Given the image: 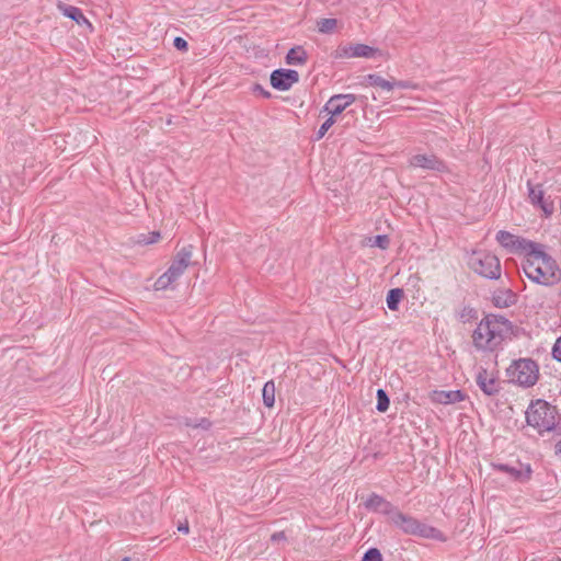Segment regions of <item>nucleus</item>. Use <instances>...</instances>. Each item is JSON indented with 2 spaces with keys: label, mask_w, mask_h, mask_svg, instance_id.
I'll return each instance as SVG.
<instances>
[{
  "label": "nucleus",
  "mask_w": 561,
  "mask_h": 561,
  "mask_svg": "<svg viewBox=\"0 0 561 561\" xmlns=\"http://www.w3.org/2000/svg\"><path fill=\"white\" fill-rule=\"evenodd\" d=\"M522 267L525 275L535 284L551 287L561 282V268L541 243L537 242L528 250Z\"/></svg>",
  "instance_id": "1"
},
{
  "label": "nucleus",
  "mask_w": 561,
  "mask_h": 561,
  "mask_svg": "<svg viewBox=\"0 0 561 561\" xmlns=\"http://www.w3.org/2000/svg\"><path fill=\"white\" fill-rule=\"evenodd\" d=\"M527 425L537 430L540 436L546 432H553L561 436V416L556 405L543 399L531 401L526 411Z\"/></svg>",
  "instance_id": "2"
},
{
  "label": "nucleus",
  "mask_w": 561,
  "mask_h": 561,
  "mask_svg": "<svg viewBox=\"0 0 561 561\" xmlns=\"http://www.w3.org/2000/svg\"><path fill=\"white\" fill-rule=\"evenodd\" d=\"M506 375L512 382L529 388L538 380L539 366L537 362L531 358L515 359L506 368Z\"/></svg>",
  "instance_id": "3"
},
{
  "label": "nucleus",
  "mask_w": 561,
  "mask_h": 561,
  "mask_svg": "<svg viewBox=\"0 0 561 561\" xmlns=\"http://www.w3.org/2000/svg\"><path fill=\"white\" fill-rule=\"evenodd\" d=\"M468 265L474 273L488 279H499L501 277V262L493 253L473 251Z\"/></svg>",
  "instance_id": "4"
},
{
  "label": "nucleus",
  "mask_w": 561,
  "mask_h": 561,
  "mask_svg": "<svg viewBox=\"0 0 561 561\" xmlns=\"http://www.w3.org/2000/svg\"><path fill=\"white\" fill-rule=\"evenodd\" d=\"M503 342L502 337L492 332L489 318H482L472 332V344L480 352H495Z\"/></svg>",
  "instance_id": "5"
},
{
  "label": "nucleus",
  "mask_w": 561,
  "mask_h": 561,
  "mask_svg": "<svg viewBox=\"0 0 561 561\" xmlns=\"http://www.w3.org/2000/svg\"><path fill=\"white\" fill-rule=\"evenodd\" d=\"M495 239L510 253L519 255H525L537 243L506 230L497 231Z\"/></svg>",
  "instance_id": "6"
},
{
  "label": "nucleus",
  "mask_w": 561,
  "mask_h": 561,
  "mask_svg": "<svg viewBox=\"0 0 561 561\" xmlns=\"http://www.w3.org/2000/svg\"><path fill=\"white\" fill-rule=\"evenodd\" d=\"M409 164L412 168L435 171L438 173H448L450 169L448 164L436 154L417 153L410 158Z\"/></svg>",
  "instance_id": "7"
},
{
  "label": "nucleus",
  "mask_w": 561,
  "mask_h": 561,
  "mask_svg": "<svg viewBox=\"0 0 561 561\" xmlns=\"http://www.w3.org/2000/svg\"><path fill=\"white\" fill-rule=\"evenodd\" d=\"M528 198L531 205L543 211L546 217H549L554 211L553 202L545 196L542 184H533L530 180L527 181Z\"/></svg>",
  "instance_id": "8"
},
{
  "label": "nucleus",
  "mask_w": 561,
  "mask_h": 561,
  "mask_svg": "<svg viewBox=\"0 0 561 561\" xmlns=\"http://www.w3.org/2000/svg\"><path fill=\"white\" fill-rule=\"evenodd\" d=\"M298 81L299 73L295 69L278 68L270 75L272 88L278 91H288Z\"/></svg>",
  "instance_id": "9"
},
{
  "label": "nucleus",
  "mask_w": 561,
  "mask_h": 561,
  "mask_svg": "<svg viewBox=\"0 0 561 561\" xmlns=\"http://www.w3.org/2000/svg\"><path fill=\"white\" fill-rule=\"evenodd\" d=\"M356 100L357 95L355 94H334L324 104L321 113L325 112L336 118Z\"/></svg>",
  "instance_id": "10"
},
{
  "label": "nucleus",
  "mask_w": 561,
  "mask_h": 561,
  "mask_svg": "<svg viewBox=\"0 0 561 561\" xmlns=\"http://www.w3.org/2000/svg\"><path fill=\"white\" fill-rule=\"evenodd\" d=\"M378 51L377 48H374L369 45L357 43V44H348L344 46H339L336 49L335 57L340 58H371Z\"/></svg>",
  "instance_id": "11"
},
{
  "label": "nucleus",
  "mask_w": 561,
  "mask_h": 561,
  "mask_svg": "<svg viewBox=\"0 0 561 561\" xmlns=\"http://www.w3.org/2000/svg\"><path fill=\"white\" fill-rule=\"evenodd\" d=\"M193 250L194 245L187 244L182 247L176 254L174 255L171 265L169 266L170 274H175V276L180 277L187 266L193 264L192 256H193Z\"/></svg>",
  "instance_id": "12"
},
{
  "label": "nucleus",
  "mask_w": 561,
  "mask_h": 561,
  "mask_svg": "<svg viewBox=\"0 0 561 561\" xmlns=\"http://www.w3.org/2000/svg\"><path fill=\"white\" fill-rule=\"evenodd\" d=\"M466 397L462 390H433L430 393L432 402L445 405L463 401Z\"/></svg>",
  "instance_id": "13"
},
{
  "label": "nucleus",
  "mask_w": 561,
  "mask_h": 561,
  "mask_svg": "<svg viewBox=\"0 0 561 561\" xmlns=\"http://www.w3.org/2000/svg\"><path fill=\"white\" fill-rule=\"evenodd\" d=\"M476 382L481 391L489 397L497 394L501 390L497 379L494 377L488 378V370L483 367H480L476 376Z\"/></svg>",
  "instance_id": "14"
},
{
  "label": "nucleus",
  "mask_w": 561,
  "mask_h": 561,
  "mask_svg": "<svg viewBox=\"0 0 561 561\" xmlns=\"http://www.w3.org/2000/svg\"><path fill=\"white\" fill-rule=\"evenodd\" d=\"M364 504L367 510L386 514L390 519L393 513L397 512V508L390 502L376 493H373L367 500H365Z\"/></svg>",
  "instance_id": "15"
},
{
  "label": "nucleus",
  "mask_w": 561,
  "mask_h": 561,
  "mask_svg": "<svg viewBox=\"0 0 561 561\" xmlns=\"http://www.w3.org/2000/svg\"><path fill=\"white\" fill-rule=\"evenodd\" d=\"M491 300L493 306L496 308H508L517 302V295L510 288L497 289L493 291Z\"/></svg>",
  "instance_id": "16"
},
{
  "label": "nucleus",
  "mask_w": 561,
  "mask_h": 561,
  "mask_svg": "<svg viewBox=\"0 0 561 561\" xmlns=\"http://www.w3.org/2000/svg\"><path fill=\"white\" fill-rule=\"evenodd\" d=\"M483 318L490 319V327L492 332H495L504 341L507 339V329L512 328V321L506 317L494 313H486Z\"/></svg>",
  "instance_id": "17"
},
{
  "label": "nucleus",
  "mask_w": 561,
  "mask_h": 561,
  "mask_svg": "<svg viewBox=\"0 0 561 561\" xmlns=\"http://www.w3.org/2000/svg\"><path fill=\"white\" fill-rule=\"evenodd\" d=\"M394 525L400 527L404 533L413 535L415 533V528L417 527L419 520L402 514L400 511L393 513L390 519Z\"/></svg>",
  "instance_id": "18"
},
{
  "label": "nucleus",
  "mask_w": 561,
  "mask_h": 561,
  "mask_svg": "<svg viewBox=\"0 0 561 561\" xmlns=\"http://www.w3.org/2000/svg\"><path fill=\"white\" fill-rule=\"evenodd\" d=\"M58 8L61 10L62 14L70 20L75 21L78 25H88L89 27H92V24L90 21L85 18L81 9L69 5V4H62L60 3Z\"/></svg>",
  "instance_id": "19"
},
{
  "label": "nucleus",
  "mask_w": 561,
  "mask_h": 561,
  "mask_svg": "<svg viewBox=\"0 0 561 561\" xmlns=\"http://www.w3.org/2000/svg\"><path fill=\"white\" fill-rule=\"evenodd\" d=\"M307 60L308 54L305 50V48L300 45L290 48L285 56V62L287 65H304L307 62Z\"/></svg>",
  "instance_id": "20"
},
{
  "label": "nucleus",
  "mask_w": 561,
  "mask_h": 561,
  "mask_svg": "<svg viewBox=\"0 0 561 561\" xmlns=\"http://www.w3.org/2000/svg\"><path fill=\"white\" fill-rule=\"evenodd\" d=\"M496 468L500 471L507 473L510 478H512L514 481H525L529 479L531 473L529 466L526 468L525 471L505 463L497 465Z\"/></svg>",
  "instance_id": "21"
},
{
  "label": "nucleus",
  "mask_w": 561,
  "mask_h": 561,
  "mask_svg": "<svg viewBox=\"0 0 561 561\" xmlns=\"http://www.w3.org/2000/svg\"><path fill=\"white\" fill-rule=\"evenodd\" d=\"M364 83L370 87H379L387 91H391L393 89V79L386 80L377 73L366 75L364 77Z\"/></svg>",
  "instance_id": "22"
},
{
  "label": "nucleus",
  "mask_w": 561,
  "mask_h": 561,
  "mask_svg": "<svg viewBox=\"0 0 561 561\" xmlns=\"http://www.w3.org/2000/svg\"><path fill=\"white\" fill-rule=\"evenodd\" d=\"M403 297H404V290L402 288L396 287V288L389 289L387 293V297H386L387 307L391 311H397L399 309V305H400L401 300L403 299Z\"/></svg>",
  "instance_id": "23"
},
{
  "label": "nucleus",
  "mask_w": 561,
  "mask_h": 561,
  "mask_svg": "<svg viewBox=\"0 0 561 561\" xmlns=\"http://www.w3.org/2000/svg\"><path fill=\"white\" fill-rule=\"evenodd\" d=\"M263 403L266 408H273L275 404V383L268 380L264 383L262 389Z\"/></svg>",
  "instance_id": "24"
},
{
  "label": "nucleus",
  "mask_w": 561,
  "mask_h": 561,
  "mask_svg": "<svg viewBox=\"0 0 561 561\" xmlns=\"http://www.w3.org/2000/svg\"><path fill=\"white\" fill-rule=\"evenodd\" d=\"M413 535H417L423 538L438 539L442 534L437 528L419 522L417 527L415 528V533H413Z\"/></svg>",
  "instance_id": "25"
},
{
  "label": "nucleus",
  "mask_w": 561,
  "mask_h": 561,
  "mask_svg": "<svg viewBox=\"0 0 561 561\" xmlns=\"http://www.w3.org/2000/svg\"><path fill=\"white\" fill-rule=\"evenodd\" d=\"M179 277L175 274H170V270L168 268L154 283L156 290L167 289L173 282H175Z\"/></svg>",
  "instance_id": "26"
},
{
  "label": "nucleus",
  "mask_w": 561,
  "mask_h": 561,
  "mask_svg": "<svg viewBox=\"0 0 561 561\" xmlns=\"http://www.w3.org/2000/svg\"><path fill=\"white\" fill-rule=\"evenodd\" d=\"M376 399H377V404H376L377 411L381 412V413L386 412L390 405V398H389L387 391L381 388L378 389L377 393H376Z\"/></svg>",
  "instance_id": "27"
},
{
  "label": "nucleus",
  "mask_w": 561,
  "mask_h": 561,
  "mask_svg": "<svg viewBox=\"0 0 561 561\" xmlns=\"http://www.w3.org/2000/svg\"><path fill=\"white\" fill-rule=\"evenodd\" d=\"M337 25L336 19H321L317 22L318 32L322 34H330L332 33Z\"/></svg>",
  "instance_id": "28"
},
{
  "label": "nucleus",
  "mask_w": 561,
  "mask_h": 561,
  "mask_svg": "<svg viewBox=\"0 0 561 561\" xmlns=\"http://www.w3.org/2000/svg\"><path fill=\"white\" fill-rule=\"evenodd\" d=\"M161 234L159 231H150L148 233H140L137 237V243L141 245L153 244L159 241Z\"/></svg>",
  "instance_id": "29"
},
{
  "label": "nucleus",
  "mask_w": 561,
  "mask_h": 561,
  "mask_svg": "<svg viewBox=\"0 0 561 561\" xmlns=\"http://www.w3.org/2000/svg\"><path fill=\"white\" fill-rule=\"evenodd\" d=\"M368 244L370 247H376L381 250H386L390 245V239L387 234H377L368 239Z\"/></svg>",
  "instance_id": "30"
},
{
  "label": "nucleus",
  "mask_w": 561,
  "mask_h": 561,
  "mask_svg": "<svg viewBox=\"0 0 561 561\" xmlns=\"http://www.w3.org/2000/svg\"><path fill=\"white\" fill-rule=\"evenodd\" d=\"M336 123V118L330 115L320 126L318 131L316 133V136L313 140L319 141L324 137V135L328 133V130Z\"/></svg>",
  "instance_id": "31"
},
{
  "label": "nucleus",
  "mask_w": 561,
  "mask_h": 561,
  "mask_svg": "<svg viewBox=\"0 0 561 561\" xmlns=\"http://www.w3.org/2000/svg\"><path fill=\"white\" fill-rule=\"evenodd\" d=\"M477 318L478 311L470 306H465L459 313V319L463 323L469 322L471 320H476Z\"/></svg>",
  "instance_id": "32"
},
{
  "label": "nucleus",
  "mask_w": 561,
  "mask_h": 561,
  "mask_svg": "<svg viewBox=\"0 0 561 561\" xmlns=\"http://www.w3.org/2000/svg\"><path fill=\"white\" fill-rule=\"evenodd\" d=\"M362 561H382V556L377 548H370L364 553Z\"/></svg>",
  "instance_id": "33"
},
{
  "label": "nucleus",
  "mask_w": 561,
  "mask_h": 561,
  "mask_svg": "<svg viewBox=\"0 0 561 561\" xmlns=\"http://www.w3.org/2000/svg\"><path fill=\"white\" fill-rule=\"evenodd\" d=\"M252 92L256 95H260L262 96L263 99H271L272 98V93L266 90L262 84L260 83H254L253 87H252Z\"/></svg>",
  "instance_id": "34"
},
{
  "label": "nucleus",
  "mask_w": 561,
  "mask_h": 561,
  "mask_svg": "<svg viewBox=\"0 0 561 561\" xmlns=\"http://www.w3.org/2000/svg\"><path fill=\"white\" fill-rule=\"evenodd\" d=\"M173 47L179 51L185 53L188 50V43L185 38L176 36L173 39Z\"/></svg>",
  "instance_id": "35"
},
{
  "label": "nucleus",
  "mask_w": 561,
  "mask_h": 561,
  "mask_svg": "<svg viewBox=\"0 0 561 561\" xmlns=\"http://www.w3.org/2000/svg\"><path fill=\"white\" fill-rule=\"evenodd\" d=\"M393 88L399 89H416V84L410 80H397L393 78Z\"/></svg>",
  "instance_id": "36"
},
{
  "label": "nucleus",
  "mask_w": 561,
  "mask_h": 561,
  "mask_svg": "<svg viewBox=\"0 0 561 561\" xmlns=\"http://www.w3.org/2000/svg\"><path fill=\"white\" fill-rule=\"evenodd\" d=\"M552 358L561 363V335L557 339L551 351Z\"/></svg>",
  "instance_id": "37"
},
{
  "label": "nucleus",
  "mask_w": 561,
  "mask_h": 561,
  "mask_svg": "<svg viewBox=\"0 0 561 561\" xmlns=\"http://www.w3.org/2000/svg\"><path fill=\"white\" fill-rule=\"evenodd\" d=\"M523 331L524 329L512 323V328L507 329V339L518 337Z\"/></svg>",
  "instance_id": "38"
},
{
  "label": "nucleus",
  "mask_w": 561,
  "mask_h": 561,
  "mask_svg": "<svg viewBox=\"0 0 561 561\" xmlns=\"http://www.w3.org/2000/svg\"><path fill=\"white\" fill-rule=\"evenodd\" d=\"M282 540H286V536H285V533L284 531H277V533H274L272 536H271V541L272 542H279Z\"/></svg>",
  "instance_id": "39"
},
{
  "label": "nucleus",
  "mask_w": 561,
  "mask_h": 561,
  "mask_svg": "<svg viewBox=\"0 0 561 561\" xmlns=\"http://www.w3.org/2000/svg\"><path fill=\"white\" fill-rule=\"evenodd\" d=\"M178 530L183 533V534H188L190 526H188L187 520H185L184 523H180V525L178 526Z\"/></svg>",
  "instance_id": "40"
},
{
  "label": "nucleus",
  "mask_w": 561,
  "mask_h": 561,
  "mask_svg": "<svg viewBox=\"0 0 561 561\" xmlns=\"http://www.w3.org/2000/svg\"><path fill=\"white\" fill-rule=\"evenodd\" d=\"M198 426H201L204 430H209L211 426V422L208 419H202Z\"/></svg>",
  "instance_id": "41"
},
{
  "label": "nucleus",
  "mask_w": 561,
  "mask_h": 561,
  "mask_svg": "<svg viewBox=\"0 0 561 561\" xmlns=\"http://www.w3.org/2000/svg\"><path fill=\"white\" fill-rule=\"evenodd\" d=\"M554 455L561 457V439L554 444Z\"/></svg>",
  "instance_id": "42"
},
{
  "label": "nucleus",
  "mask_w": 561,
  "mask_h": 561,
  "mask_svg": "<svg viewBox=\"0 0 561 561\" xmlns=\"http://www.w3.org/2000/svg\"><path fill=\"white\" fill-rule=\"evenodd\" d=\"M121 561H130V558L129 557H125Z\"/></svg>",
  "instance_id": "43"
}]
</instances>
